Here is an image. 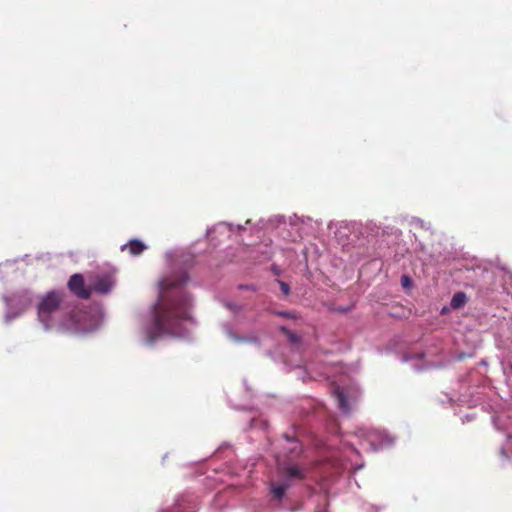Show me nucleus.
<instances>
[{"mask_svg": "<svg viewBox=\"0 0 512 512\" xmlns=\"http://www.w3.org/2000/svg\"><path fill=\"white\" fill-rule=\"evenodd\" d=\"M113 286V282L110 277L103 276L99 277L95 280L93 286L91 287L92 291L97 293L105 294L108 293Z\"/></svg>", "mask_w": 512, "mask_h": 512, "instance_id": "39448f33", "label": "nucleus"}, {"mask_svg": "<svg viewBox=\"0 0 512 512\" xmlns=\"http://www.w3.org/2000/svg\"><path fill=\"white\" fill-rule=\"evenodd\" d=\"M281 292L288 296L290 294V286L284 281H278Z\"/></svg>", "mask_w": 512, "mask_h": 512, "instance_id": "f8f14e48", "label": "nucleus"}, {"mask_svg": "<svg viewBox=\"0 0 512 512\" xmlns=\"http://www.w3.org/2000/svg\"><path fill=\"white\" fill-rule=\"evenodd\" d=\"M287 488V485H272L271 493L273 494L274 498L280 500L284 496Z\"/></svg>", "mask_w": 512, "mask_h": 512, "instance_id": "1a4fd4ad", "label": "nucleus"}, {"mask_svg": "<svg viewBox=\"0 0 512 512\" xmlns=\"http://www.w3.org/2000/svg\"><path fill=\"white\" fill-rule=\"evenodd\" d=\"M283 473L289 479L303 480L306 476V469H302L297 465H287L283 468Z\"/></svg>", "mask_w": 512, "mask_h": 512, "instance_id": "423d86ee", "label": "nucleus"}, {"mask_svg": "<svg viewBox=\"0 0 512 512\" xmlns=\"http://www.w3.org/2000/svg\"><path fill=\"white\" fill-rule=\"evenodd\" d=\"M465 301H466V296L464 293H462V292L456 293L452 297L451 306L453 308H460L461 306L464 305Z\"/></svg>", "mask_w": 512, "mask_h": 512, "instance_id": "6e6552de", "label": "nucleus"}, {"mask_svg": "<svg viewBox=\"0 0 512 512\" xmlns=\"http://www.w3.org/2000/svg\"><path fill=\"white\" fill-rule=\"evenodd\" d=\"M65 293L62 291H50L46 293L38 303V318L46 328L54 324V315L57 314L63 304Z\"/></svg>", "mask_w": 512, "mask_h": 512, "instance_id": "f03ea898", "label": "nucleus"}, {"mask_svg": "<svg viewBox=\"0 0 512 512\" xmlns=\"http://www.w3.org/2000/svg\"><path fill=\"white\" fill-rule=\"evenodd\" d=\"M281 331L288 337V339L291 342L296 343L299 341V337L294 332H291L287 328L281 327Z\"/></svg>", "mask_w": 512, "mask_h": 512, "instance_id": "9d476101", "label": "nucleus"}, {"mask_svg": "<svg viewBox=\"0 0 512 512\" xmlns=\"http://www.w3.org/2000/svg\"><path fill=\"white\" fill-rule=\"evenodd\" d=\"M277 314L282 317H287V318L292 317L291 313H289V312H277Z\"/></svg>", "mask_w": 512, "mask_h": 512, "instance_id": "4468645a", "label": "nucleus"}, {"mask_svg": "<svg viewBox=\"0 0 512 512\" xmlns=\"http://www.w3.org/2000/svg\"><path fill=\"white\" fill-rule=\"evenodd\" d=\"M69 290L80 299H88L92 294V289L85 285L83 275L73 274L67 284Z\"/></svg>", "mask_w": 512, "mask_h": 512, "instance_id": "7ed1b4c3", "label": "nucleus"}, {"mask_svg": "<svg viewBox=\"0 0 512 512\" xmlns=\"http://www.w3.org/2000/svg\"><path fill=\"white\" fill-rule=\"evenodd\" d=\"M188 277L182 274L176 279H163L157 303L153 307V322L147 331L149 342L177 329L179 321L189 318L191 300L183 285Z\"/></svg>", "mask_w": 512, "mask_h": 512, "instance_id": "f257e3e1", "label": "nucleus"}, {"mask_svg": "<svg viewBox=\"0 0 512 512\" xmlns=\"http://www.w3.org/2000/svg\"><path fill=\"white\" fill-rule=\"evenodd\" d=\"M334 396L336 398L338 407L343 412H348L349 411V404H348V400L346 398V395H345L344 391L342 389H340V388H336L335 391H334Z\"/></svg>", "mask_w": 512, "mask_h": 512, "instance_id": "0eeeda50", "label": "nucleus"}, {"mask_svg": "<svg viewBox=\"0 0 512 512\" xmlns=\"http://www.w3.org/2000/svg\"><path fill=\"white\" fill-rule=\"evenodd\" d=\"M409 283H410V279H409V277H408V276H403V277H402V285H403L404 287H406V286H408V285H409Z\"/></svg>", "mask_w": 512, "mask_h": 512, "instance_id": "ddd939ff", "label": "nucleus"}, {"mask_svg": "<svg viewBox=\"0 0 512 512\" xmlns=\"http://www.w3.org/2000/svg\"><path fill=\"white\" fill-rule=\"evenodd\" d=\"M147 249V246L140 240L133 239L121 246V251H128L132 256H139Z\"/></svg>", "mask_w": 512, "mask_h": 512, "instance_id": "20e7f679", "label": "nucleus"}, {"mask_svg": "<svg viewBox=\"0 0 512 512\" xmlns=\"http://www.w3.org/2000/svg\"><path fill=\"white\" fill-rule=\"evenodd\" d=\"M234 339L239 343H258L257 337H243V336H234Z\"/></svg>", "mask_w": 512, "mask_h": 512, "instance_id": "9b49d317", "label": "nucleus"}]
</instances>
